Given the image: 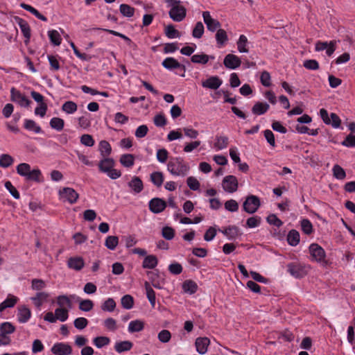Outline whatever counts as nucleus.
Returning a JSON list of instances; mask_svg holds the SVG:
<instances>
[{"label": "nucleus", "instance_id": "4d7b16f0", "mask_svg": "<svg viewBox=\"0 0 355 355\" xmlns=\"http://www.w3.org/2000/svg\"><path fill=\"white\" fill-rule=\"evenodd\" d=\"M57 303L60 306V308H64L66 305L69 309L71 308V302L69 297L67 295H60L57 298Z\"/></svg>", "mask_w": 355, "mask_h": 355}, {"label": "nucleus", "instance_id": "c9c22d12", "mask_svg": "<svg viewBox=\"0 0 355 355\" xmlns=\"http://www.w3.org/2000/svg\"><path fill=\"white\" fill-rule=\"evenodd\" d=\"M228 146V138L225 136H220L216 137V141L214 143V147L217 150H223Z\"/></svg>", "mask_w": 355, "mask_h": 355}, {"label": "nucleus", "instance_id": "9d476101", "mask_svg": "<svg viewBox=\"0 0 355 355\" xmlns=\"http://www.w3.org/2000/svg\"><path fill=\"white\" fill-rule=\"evenodd\" d=\"M202 17L207 29L211 32L218 31L220 28V23L211 17L209 12L205 11L202 12Z\"/></svg>", "mask_w": 355, "mask_h": 355}, {"label": "nucleus", "instance_id": "f3484780", "mask_svg": "<svg viewBox=\"0 0 355 355\" xmlns=\"http://www.w3.org/2000/svg\"><path fill=\"white\" fill-rule=\"evenodd\" d=\"M166 202L161 198H155L149 202V209L152 212L155 214L162 212L166 208Z\"/></svg>", "mask_w": 355, "mask_h": 355}, {"label": "nucleus", "instance_id": "13d9d810", "mask_svg": "<svg viewBox=\"0 0 355 355\" xmlns=\"http://www.w3.org/2000/svg\"><path fill=\"white\" fill-rule=\"evenodd\" d=\"M94 344L98 347L101 348L110 343V338L105 336H98L94 339Z\"/></svg>", "mask_w": 355, "mask_h": 355}, {"label": "nucleus", "instance_id": "4468645a", "mask_svg": "<svg viewBox=\"0 0 355 355\" xmlns=\"http://www.w3.org/2000/svg\"><path fill=\"white\" fill-rule=\"evenodd\" d=\"M336 40H332L329 43L327 42H318L315 44V51H321L326 49L327 54L331 56L336 50Z\"/></svg>", "mask_w": 355, "mask_h": 355}, {"label": "nucleus", "instance_id": "20e7f679", "mask_svg": "<svg viewBox=\"0 0 355 355\" xmlns=\"http://www.w3.org/2000/svg\"><path fill=\"white\" fill-rule=\"evenodd\" d=\"M261 205L260 200L257 196H247L243 204V209L248 214L255 213Z\"/></svg>", "mask_w": 355, "mask_h": 355}, {"label": "nucleus", "instance_id": "c85d7f7f", "mask_svg": "<svg viewBox=\"0 0 355 355\" xmlns=\"http://www.w3.org/2000/svg\"><path fill=\"white\" fill-rule=\"evenodd\" d=\"M132 345V343L129 340L121 341L115 344L114 349L118 353H122L130 350Z\"/></svg>", "mask_w": 355, "mask_h": 355}, {"label": "nucleus", "instance_id": "1a4fd4ad", "mask_svg": "<svg viewBox=\"0 0 355 355\" xmlns=\"http://www.w3.org/2000/svg\"><path fill=\"white\" fill-rule=\"evenodd\" d=\"M288 272L295 278L304 277L307 271L304 266L300 263H291L288 264Z\"/></svg>", "mask_w": 355, "mask_h": 355}, {"label": "nucleus", "instance_id": "052dcab7", "mask_svg": "<svg viewBox=\"0 0 355 355\" xmlns=\"http://www.w3.org/2000/svg\"><path fill=\"white\" fill-rule=\"evenodd\" d=\"M162 236L166 240H172L175 236V231L171 227H164L162 230Z\"/></svg>", "mask_w": 355, "mask_h": 355}, {"label": "nucleus", "instance_id": "b1692460", "mask_svg": "<svg viewBox=\"0 0 355 355\" xmlns=\"http://www.w3.org/2000/svg\"><path fill=\"white\" fill-rule=\"evenodd\" d=\"M162 66L169 70H172L178 68H183L184 69V67L181 65L175 58H166L163 60L162 63Z\"/></svg>", "mask_w": 355, "mask_h": 355}, {"label": "nucleus", "instance_id": "4c0bfd02", "mask_svg": "<svg viewBox=\"0 0 355 355\" xmlns=\"http://www.w3.org/2000/svg\"><path fill=\"white\" fill-rule=\"evenodd\" d=\"M119 10L121 15L126 17H131L135 14V8L128 4H121L119 6Z\"/></svg>", "mask_w": 355, "mask_h": 355}, {"label": "nucleus", "instance_id": "e2e57ef3", "mask_svg": "<svg viewBox=\"0 0 355 355\" xmlns=\"http://www.w3.org/2000/svg\"><path fill=\"white\" fill-rule=\"evenodd\" d=\"M301 226L302 231L306 234H310L313 231V225L309 220L308 219H303L301 221Z\"/></svg>", "mask_w": 355, "mask_h": 355}, {"label": "nucleus", "instance_id": "bf43d9fd", "mask_svg": "<svg viewBox=\"0 0 355 355\" xmlns=\"http://www.w3.org/2000/svg\"><path fill=\"white\" fill-rule=\"evenodd\" d=\"M46 287L44 281L40 279H33L31 282V288L35 291H41Z\"/></svg>", "mask_w": 355, "mask_h": 355}, {"label": "nucleus", "instance_id": "4be33fe9", "mask_svg": "<svg viewBox=\"0 0 355 355\" xmlns=\"http://www.w3.org/2000/svg\"><path fill=\"white\" fill-rule=\"evenodd\" d=\"M49 297V294L46 292H38L36 293L35 296L32 297L31 300L34 303L35 306L37 308H40L42 304L47 300Z\"/></svg>", "mask_w": 355, "mask_h": 355}, {"label": "nucleus", "instance_id": "473e14b6", "mask_svg": "<svg viewBox=\"0 0 355 355\" xmlns=\"http://www.w3.org/2000/svg\"><path fill=\"white\" fill-rule=\"evenodd\" d=\"M120 163L125 167L130 168L134 165L135 157L132 154H124L120 157Z\"/></svg>", "mask_w": 355, "mask_h": 355}, {"label": "nucleus", "instance_id": "aec40b11", "mask_svg": "<svg viewBox=\"0 0 355 355\" xmlns=\"http://www.w3.org/2000/svg\"><path fill=\"white\" fill-rule=\"evenodd\" d=\"M210 343L209 339L207 337L198 338L196 340V347L197 352L200 354H204L207 351V347Z\"/></svg>", "mask_w": 355, "mask_h": 355}, {"label": "nucleus", "instance_id": "5fc2aeb1", "mask_svg": "<svg viewBox=\"0 0 355 355\" xmlns=\"http://www.w3.org/2000/svg\"><path fill=\"white\" fill-rule=\"evenodd\" d=\"M116 307V302L112 298H108L105 302L102 304L101 309L104 311L112 312L114 310Z\"/></svg>", "mask_w": 355, "mask_h": 355}, {"label": "nucleus", "instance_id": "a18cd8bd", "mask_svg": "<svg viewBox=\"0 0 355 355\" xmlns=\"http://www.w3.org/2000/svg\"><path fill=\"white\" fill-rule=\"evenodd\" d=\"M13 158L8 154H2L0 156V166L8 168L13 164Z\"/></svg>", "mask_w": 355, "mask_h": 355}, {"label": "nucleus", "instance_id": "de8ad7c7", "mask_svg": "<svg viewBox=\"0 0 355 355\" xmlns=\"http://www.w3.org/2000/svg\"><path fill=\"white\" fill-rule=\"evenodd\" d=\"M48 35L51 42L55 46H59L61 44V37L60 33L55 31L52 30L48 32Z\"/></svg>", "mask_w": 355, "mask_h": 355}, {"label": "nucleus", "instance_id": "dca6fc26", "mask_svg": "<svg viewBox=\"0 0 355 355\" xmlns=\"http://www.w3.org/2000/svg\"><path fill=\"white\" fill-rule=\"evenodd\" d=\"M223 64L226 68L234 69L241 65V61L237 55L229 53L225 57Z\"/></svg>", "mask_w": 355, "mask_h": 355}, {"label": "nucleus", "instance_id": "338daca9", "mask_svg": "<svg viewBox=\"0 0 355 355\" xmlns=\"http://www.w3.org/2000/svg\"><path fill=\"white\" fill-rule=\"evenodd\" d=\"M74 327L78 329H85L87 324H88V320L85 318H76L74 322Z\"/></svg>", "mask_w": 355, "mask_h": 355}, {"label": "nucleus", "instance_id": "423d86ee", "mask_svg": "<svg viewBox=\"0 0 355 355\" xmlns=\"http://www.w3.org/2000/svg\"><path fill=\"white\" fill-rule=\"evenodd\" d=\"M239 186L237 178L234 175H227L222 181L223 189L228 193L235 192Z\"/></svg>", "mask_w": 355, "mask_h": 355}, {"label": "nucleus", "instance_id": "6ab92c4d", "mask_svg": "<svg viewBox=\"0 0 355 355\" xmlns=\"http://www.w3.org/2000/svg\"><path fill=\"white\" fill-rule=\"evenodd\" d=\"M31 316V311L26 305L18 307L17 319L20 323H26Z\"/></svg>", "mask_w": 355, "mask_h": 355}, {"label": "nucleus", "instance_id": "37998d69", "mask_svg": "<svg viewBox=\"0 0 355 355\" xmlns=\"http://www.w3.org/2000/svg\"><path fill=\"white\" fill-rule=\"evenodd\" d=\"M77 108L78 106L76 103L71 101L65 102L62 106V111L67 114L74 113L77 110Z\"/></svg>", "mask_w": 355, "mask_h": 355}, {"label": "nucleus", "instance_id": "680f3d73", "mask_svg": "<svg viewBox=\"0 0 355 355\" xmlns=\"http://www.w3.org/2000/svg\"><path fill=\"white\" fill-rule=\"evenodd\" d=\"M225 208L229 211L235 212L239 209V204L235 200L231 199L225 202Z\"/></svg>", "mask_w": 355, "mask_h": 355}, {"label": "nucleus", "instance_id": "a878e982", "mask_svg": "<svg viewBox=\"0 0 355 355\" xmlns=\"http://www.w3.org/2000/svg\"><path fill=\"white\" fill-rule=\"evenodd\" d=\"M269 107V105L266 103L257 102L252 107V112L254 114L261 115L266 113Z\"/></svg>", "mask_w": 355, "mask_h": 355}, {"label": "nucleus", "instance_id": "ea45409f", "mask_svg": "<svg viewBox=\"0 0 355 355\" xmlns=\"http://www.w3.org/2000/svg\"><path fill=\"white\" fill-rule=\"evenodd\" d=\"M227 40L228 37L226 31L223 29L219 28L216 34V40L217 44L220 46H223Z\"/></svg>", "mask_w": 355, "mask_h": 355}, {"label": "nucleus", "instance_id": "39448f33", "mask_svg": "<svg viewBox=\"0 0 355 355\" xmlns=\"http://www.w3.org/2000/svg\"><path fill=\"white\" fill-rule=\"evenodd\" d=\"M320 114L325 124L331 125L334 128L340 127L341 121L336 114L331 113L329 117L327 111L325 109L322 108L320 110Z\"/></svg>", "mask_w": 355, "mask_h": 355}, {"label": "nucleus", "instance_id": "72a5a7b5", "mask_svg": "<svg viewBox=\"0 0 355 355\" xmlns=\"http://www.w3.org/2000/svg\"><path fill=\"white\" fill-rule=\"evenodd\" d=\"M288 243L292 245L295 246L300 242V234L297 230H291L287 236Z\"/></svg>", "mask_w": 355, "mask_h": 355}, {"label": "nucleus", "instance_id": "774afa93", "mask_svg": "<svg viewBox=\"0 0 355 355\" xmlns=\"http://www.w3.org/2000/svg\"><path fill=\"white\" fill-rule=\"evenodd\" d=\"M168 270L173 275H179L182 272V266L179 263H173L168 266Z\"/></svg>", "mask_w": 355, "mask_h": 355}, {"label": "nucleus", "instance_id": "2eb2a0df", "mask_svg": "<svg viewBox=\"0 0 355 355\" xmlns=\"http://www.w3.org/2000/svg\"><path fill=\"white\" fill-rule=\"evenodd\" d=\"M309 252L312 257L316 261H322L325 258V252L324 249L317 243H312L309 246Z\"/></svg>", "mask_w": 355, "mask_h": 355}, {"label": "nucleus", "instance_id": "5701e85b", "mask_svg": "<svg viewBox=\"0 0 355 355\" xmlns=\"http://www.w3.org/2000/svg\"><path fill=\"white\" fill-rule=\"evenodd\" d=\"M18 301V298L11 294H9L7 298L0 304V312H2L7 308L15 306Z\"/></svg>", "mask_w": 355, "mask_h": 355}, {"label": "nucleus", "instance_id": "3c124183", "mask_svg": "<svg viewBox=\"0 0 355 355\" xmlns=\"http://www.w3.org/2000/svg\"><path fill=\"white\" fill-rule=\"evenodd\" d=\"M204 26L201 21L196 24V26L192 31V35L195 38H200L204 33Z\"/></svg>", "mask_w": 355, "mask_h": 355}, {"label": "nucleus", "instance_id": "79ce46f5", "mask_svg": "<svg viewBox=\"0 0 355 355\" xmlns=\"http://www.w3.org/2000/svg\"><path fill=\"white\" fill-rule=\"evenodd\" d=\"M119 243V238L116 236H109L106 238L105 245L107 248L114 250Z\"/></svg>", "mask_w": 355, "mask_h": 355}, {"label": "nucleus", "instance_id": "cd10ccee", "mask_svg": "<svg viewBox=\"0 0 355 355\" xmlns=\"http://www.w3.org/2000/svg\"><path fill=\"white\" fill-rule=\"evenodd\" d=\"M128 185L136 193H140L144 188L141 180L139 177L136 176L129 182Z\"/></svg>", "mask_w": 355, "mask_h": 355}, {"label": "nucleus", "instance_id": "e433bc0d", "mask_svg": "<svg viewBox=\"0 0 355 355\" xmlns=\"http://www.w3.org/2000/svg\"><path fill=\"white\" fill-rule=\"evenodd\" d=\"M144 327V324L142 321L136 320L131 321L128 325V331L131 333L138 332L141 331Z\"/></svg>", "mask_w": 355, "mask_h": 355}, {"label": "nucleus", "instance_id": "393cba45", "mask_svg": "<svg viewBox=\"0 0 355 355\" xmlns=\"http://www.w3.org/2000/svg\"><path fill=\"white\" fill-rule=\"evenodd\" d=\"M182 289L184 293L192 295L197 291L198 285L194 281L187 279L182 283Z\"/></svg>", "mask_w": 355, "mask_h": 355}, {"label": "nucleus", "instance_id": "9b49d317", "mask_svg": "<svg viewBox=\"0 0 355 355\" xmlns=\"http://www.w3.org/2000/svg\"><path fill=\"white\" fill-rule=\"evenodd\" d=\"M14 19L15 23L17 24V25L19 26L21 31L22 32L24 37L26 38V40H24V43L26 44H28L31 38V28L28 24L26 21L19 17H15Z\"/></svg>", "mask_w": 355, "mask_h": 355}, {"label": "nucleus", "instance_id": "a19ab883", "mask_svg": "<svg viewBox=\"0 0 355 355\" xmlns=\"http://www.w3.org/2000/svg\"><path fill=\"white\" fill-rule=\"evenodd\" d=\"M15 331V327L8 322H3L0 324V333L8 336Z\"/></svg>", "mask_w": 355, "mask_h": 355}, {"label": "nucleus", "instance_id": "f03ea898", "mask_svg": "<svg viewBox=\"0 0 355 355\" xmlns=\"http://www.w3.org/2000/svg\"><path fill=\"white\" fill-rule=\"evenodd\" d=\"M114 161L112 158H105L98 164L99 170L107 175L112 180L119 178L121 175L120 171L114 168Z\"/></svg>", "mask_w": 355, "mask_h": 355}, {"label": "nucleus", "instance_id": "f704fd0d", "mask_svg": "<svg viewBox=\"0 0 355 355\" xmlns=\"http://www.w3.org/2000/svg\"><path fill=\"white\" fill-rule=\"evenodd\" d=\"M150 180L156 187H161L164 182L163 173L159 171L152 173L150 174Z\"/></svg>", "mask_w": 355, "mask_h": 355}, {"label": "nucleus", "instance_id": "09e8293b", "mask_svg": "<svg viewBox=\"0 0 355 355\" xmlns=\"http://www.w3.org/2000/svg\"><path fill=\"white\" fill-rule=\"evenodd\" d=\"M24 128L35 133H40L41 132V128L38 126L34 121L31 119L25 120Z\"/></svg>", "mask_w": 355, "mask_h": 355}, {"label": "nucleus", "instance_id": "864d4df0", "mask_svg": "<svg viewBox=\"0 0 355 355\" xmlns=\"http://www.w3.org/2000/svg\"><path fill=\"white\" fill-rule=\"evenodd\" d=\"M165 34L168 38L179 37L180 36L179 31L172 24L166 26Z\"/></svg>", "mask_w": 355, "mask_h": 355}, {"label": "nucleus", "instance_id": "603ef678", "mask_svg": "<svg viewBox=\"0 0 355 355\" xmlns=\"http://www.w3.org/2000/svg\"><path fill=\"white\" fill-rule=\"evenodd\" d=\"M332 171L333 175L336 179L343 180L346 176L344 169L338 164L334 166Z\"/></svg>", "mask_w": 355, "mask_h": 355}, {"label": "nucleus", "instance_id": "7ed1b4c3", "mask_svg": "<svg viewBox=\"0 0 355 355\" xmlns=\"http://www.w3.org/2000/svg\"><path fill=\"white\" fill-rule=\"evenodd\" d=\"M17 172L19 175L26 177L28 180L37 181L41 172L39 169L31 170V166L26 163L19 164L17 166Z\"/></svg>", "mask_w": 355, "mask_h": 355}, {"label": "nucleus", "instance_id": "49530a36", "mask_svg": "<svg viewBox=\"0 0 355 355\" xmlns=\"http://www.w3.org/2000/svg\"><path fill=\"white\" fill-rule=\"evenodd\" d=\"M64 120L58 117H53L50 121L51 127L58 131L62 130L64 128Z\"/></svg>", "mask_w": 355, "mask_h": 355}, {"label": "nucleus", "instance_id": "8fccbe9b", "mask_svg": "<svg viewBox=\"0 0 355 355\" xmlns=\"http://www.w3.org/2000/svg\"><path fill=\"white\" fill-rule=\"evenodd\" d=\"M122 306L125 309H130L134 305L133 297L130 295H125L121 300Z\"/></svg>", "mask_w": 355, "mask_h": 355}, {"label": "nucleus", "instance_id": "0e129e2a", "mask_svg": "<svg viewBox=\"0 0 355 355\" xmlns=\"http://www.w3.org/2000/svg\"><path fill=\"white\" fill-rule=\"evenodd\" d=\"M157 337L160 342L166 343L170 340L171 334L169 331L164 329L158 334Z\"/></svg>", "mask_w": 355, "mask_h": 355}, {"label": "nucleus", "instance_id": "58836bf2", "mask_svg": "<svg viewBox=\"0 0 355 355\" xmlns=\"http://www.w3.org/2000/svg\"><path fill=\"white\" fill-rule=\"evenodd\" d=\"M69 310L66 308H58L55 310V315L56 320L61 322H64L67 320L69 316Z\"/></svg>", "mask_w": 355, "mask_h": 355}, {"label": "nucleus", "instance_id": "7c9ffc66", "mask_svg": "<svg viewBox=\"0 0 355 355\" xmlns=\"http://www.w3.org/2000/svg\"><path fill=\"white\" fill-rule=\"evenodd\" d=\"M248 44V38L245 35H240L237 42V49L239 52L240 53H248L249 49L247 47V45Z\"/></svg>", "mask_w": 355, "mask_h": 355}, {"label": "nucleus", "instance_id": "2f4dec72", "mask_svg": "<svg viewBox=\"0 0 355 355\" xmlns=\"http://www.w3.org/2000/svg\"><path fill=\"white\" fill-rule=\"evenodd\" d=\"M209 58L214 59V57L202 53L193 55L191 57V60L193 63L205 64L208 62Z\"/></svg>", "mask_w": 355, "mask_h": 355}, {"label": "nucleus", "instance_id": "6e6d98bb", "mask_svg": "<svg viewBox=\"0 0 355 355\" xmlns=\"http://www.w3.org/2000/svg\"><path fill=\"white\" fill-rule=\"evenodd\" d=\"M94 307V303L90 300H83L80 301L79 309L83 311L88 312Z\"/></svg>", "mask_w": 355, "mask_h": 355}, {"label": "nucleus", "instance_id": "69168bd1", "mask_svg": "<svg viewBox=\"0 0 355 355\" xmlns=\"http://www.w3.org/2000/svg\"><path fill=\"white\" fill-rule=\"evenodd\" d=\"M188 187L193 191H196L200 187V183L198 180L194 177H189L187 180Z\"/></svg>", "mask_w": 355, "mask_h": 355}, {"label": "nucleus", "instance_id": "0eeeda50", "mask_svg": "<svg viewBox=\"0 0 355 355\" xmlns=\"http://www.w3.org/2000/svg\"><path fill=\"white\" fill-rule=\"evenodd\" d=\"M170 18L176 22L182 21L187 15V9L181 5L171 8L168 12Z\"/></svg>", "mask_w": 355, "mask_h": 355}, {"label": "nucleus", "instance_id": "a211bd4d", "mask_svg": "<svg viewBox=\"0 0 355 355\" xmlns=\"http://www.w3.org/2000/svg\"><path fill=\"white\" fill-rule=\"evenodd\" d=\"M222 80L218 76H211L202 82V86L205 88L217 89L222 85Z\"/></svg>", "mask_w": 355, "mask_h": 355}, {"label": "nucleus", "instance_id": "bb28decb", "mask_svg": "<svg viewBox=\"0 0 355 355\" xmlns=\"http://www.w3.org/2000/svg\"><path fill=\"white\" fill-rule=\"evenodd\" d=\"M68 266L76 270H81L84 266V261L81 257H72L68 260Z\"/></svg>", "mask_w": 355, "mask_h": 355}, {"label": "nucleus", "instance_id": "f257e3e1", "mask_svg": "<svg viewBox=\"0 0 355 355\" xmlns=\"http://www.w3.org/2000/svg\"><path fill=\"white\" fill-rule=\"evenodd\" d=\"M189 169V166L182 157H171L167 164V170L173 175L184 177Z\"/></svg>", "mask_w": 355, "mask_h": 355}, {"label": "nucleus", "instance_id": "c03bdc74", "mask_svg": "<svg viewBox=\"0 0 355 355\" xmlns=\"http://www.w3.org/2000/svg\"><path fill=\"white\" fill-rule=\"evenodd\" d=\"M99 150L102 156H107L111 153V146L107 141L103 140L99 144Z\"/></svg>", "mask_w": 355, "mask_h": 355}, {"label": "nucleus", "instance_id": "f8f14e48", "mask_svg": "<svg viewBox=\"0 0 355 355\" xmlns=\"http://www.w3.org/2000/svg\"><path fill=\"white\" fill-rule=\"evenodd\" d=\"M51 352L55 355H70L72 354V349L69 344L58 343L52 347Z\"/></svg>", "mask_w": 355, "mask_h": 355}, {"label": "nucleus", "instance_id": "6e6552de", "mask_svg": "<svg viewBox=\"0 0 355 355\" xmlns=\"http://www.w3.org/2000/svg\"><path fill=\"white\" fill-rule=\"evenodd\" d=\"M10 99L22 107H28L31 103V101L15 87L10 89Z\"/></svg>", "mask_w": 355, "mask_h": 355}, {"label": "nucleus", "instance_id": "412c9836", "mask_svg": "<svg viewBox=\"0 0 355 355\" xmlns=\"http://www.w3.org/2000/svg\"><path fill=\"white\" fill-rule=\"evenodd\" d=\"M225 236L227 237L229 240L236 239L239 235V229L235 225H230L224 230H220Z\"/></svg>", "mask_w": 355, "mask_h": 355}, {"label": "nucleus", "instance_id": "c756f323", "mask_svg": "<svg viewBox=\"0 0 355 355\" xmlns=\"http://www.w3.org/2000/svg\"><path fill=\"white\" fill-rule=\"evenodd\" d=\"M157 263L158 260L155 255H148L144 258L142 266L144 268L153 269L157 265Z\"/></svg>", "mask_w": 355, "mask_h": 355}, {"label": "nucleus", "instance_id": "ddd939ff", "mask_svg": "<svg viewBox=\"0 0 355 355\" xmlns=\"http://www.w3.org/2000/svg\"><path fill=\"white\" fill-rule=\"evenodd\" d=\"M59 194L62 198H65L70 204L75 203L78 197V193L72 188L64 187L59 191Z\"/></svg>", "mask_w": 355, "mask_h": 355}]
</instances>
